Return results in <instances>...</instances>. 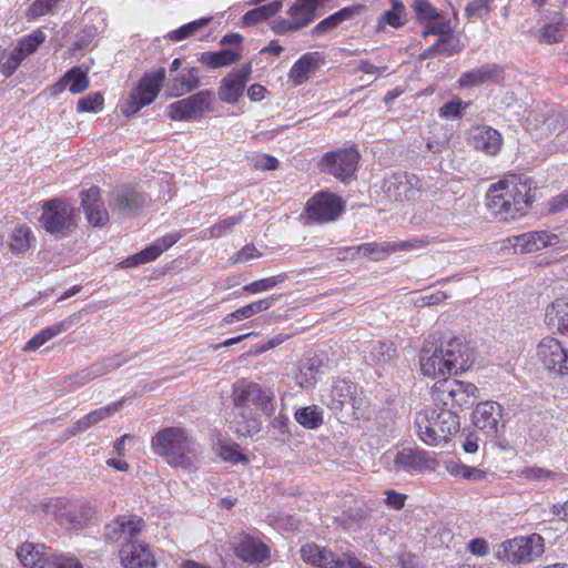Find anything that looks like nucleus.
Instances as JSON below:
<instances>
[{
	"label": "nucleus",
	"instance_id": "6e6d98bb",
	"mask_svg": "<svg viewBox=\"0 0 568 568\" xmlns=\"http://www.w3.org/2000/svg\"><path fill=\"white\" fill-rule=\"evenodd\" d=\"M396 355V348L392 343L378 342L371 349V358L377 364L389 363Z\"/></svg>",
	"mask_w": 568,
	"mask_h": 568
},
{
	"label": "nucleus",
	"instance_id": "052dcab7",
	"mask_svg": "<svg viewBox=\"0 0 568 568\" xmlns=\"http://www.w3.org/2000/svg\"><path fill=\"white\" fill-rule=\"evenodd\" d=\"M49 568H82L81 562L74 556L51 552L48 562Z\"/></svg>",
	"mask_w": 568,
	"mask_h": 568
},
{
	"label": "nucleus",
	"instance_id": "6e6552de",
	"mask_svg": "<svg viewBox=\"0 0 568 568\" xmlns=\"http://www.w3.org/2000/svg\"><path fill=\"white\" fill-rule=\"evenodd\" d=\"M478 388L471 383L458 379H444L436 384L434 400L452 409L471 406L477 398Z\"/></svg>",
	"mask_w": 568,
	"mask_h": 568
},
{
	"label": "nucleus",
	"instance_id": "423d86ee",
	"mask_svg": "<svg viewBox=\"0 0 568 568\" xmlns=\"http://www.w3.org/2000/svg\"><path fill=\"white\" fill-rule=\"evenodd\" d=\"M544 538L538 534L504 541L496 551L499 560L511 564H527L544 554Z\"/></svg>",
	"mask_w": 568,
	"mask_h": 568
},
{
	"label": "nucleus",
	"instance_id": "864d4df0",
	"mask_svg": "<svg viewBox=\"0 0 568 568\" xmlns=\"http://www.w3.org/2000/svg\"><path fill=\"white\" fill-rule=\"evenodd\" d=\"M244 220L242 212L227 216L214 225H212L211 234L215 235L216 239L224 237L233 232V229Z\"/></svg>",
	"mask_w": 568,
	"mask_h": 568
},
{
	"label": "nucleus",
	"instance_id": "f257e3e1",
	"mask_svg": "<svg viewBox=\"0 0 568 568\" xmlns=\"http://www.w3.org/2000/svg\"><path fill=\"white\" fill-rule=\"evenodd\" d=\"M471 365L467 345L458 337L435 332L424 341L419 366L424 376L435 378L464 372Z\"/></svg>",
	"mask_w": 568,
	"mask_h": 568
},
{
	"label": "nucleus",
	"instance_id": "c85d7f7f",
	"mask_svg": "<svg viewBox=\"0 0 568 568\" xmlns=\"http://www.w3.org/2000/svg\"><path fill=\"white\" fill-rule=\"evenodd\" d=\"M528 121L548 133L561 132L565 129V118L559 108H538L529 113Z\"/></svg>",
	"mask_w": 568,
	"mask_h": 568
},
{
	"label": "nucleus",
	"instance_id": "603ef678",
	"mask_svg": "<svg viewBox=\"0 0 568 568\" xmlns=\"http://www.w3.org/2000/svg\"><path fill=\"white\" fill-rule=\"evenodd\" d=\"M287 278L285 273H281L271 277L261 278L243 286V291L250 294L267 291Z\"/></svg>",
	"mask_w": 568,
	"mask_h": 568
},
{
	"label": "nucleus",
	"instance_id": "6ab92c4d",
	"mask_svg": "<svg viewBox=\"0 0 568 568\" xmlns=\"http://www.w3.org/2000/svg\"><path fill=\"white\" fill-rule=\"evenodd\" d=\"M251 73V64H243L233 69L225 78L221 80L219 88V98L226 103H235L243 94L248 75Z\"/></svg>",
	"mask_w": 568,
	"mask_h": 568
},
{
	"label": "nucleus",
	"instance_id": "a878e982",
	"mask_svg": "<svg viewBox=\"0 0 568 568\" xmlns=\"http://www.w3.org/2000/svg\"><path fill=\"white\" fill-rule=\"evenodd\" d=\"M468 140L474 149L488 155H496L503 143L501 134L496 129L486 125L471 128Z\"/></svg>",
	"mask_w": 568,
	"mask_h": 568
},
{
	"label": "nucleus",
	"instance_id": "c756f323",
	"mask_svg": "<svg viewBox=\"0 0 568 568\" xmlns=\"http://www.w3.org/2000/svg\"><path fill=\"white\" fill-rule=\"evenodd\" d=\"M324 63V57L321 52H307L303 54L291 68L288 78L295 84L300 85L307 81L320 67Z\"/></svg>",
	"mask_w": 568,
	"mask_h": 568
},
{
	"label": "nucleus",
	"instance_id": "2eb2a0df",
	"mask_svg": "<svg viewBox=\"0 0 568 568\" xmlns=\"http://www.w3.org/2000/svg\"><path fill=\"white\" fill-rule=\"evenodd\" d=\"M420 190V180L415 174L394 173L384 181L383 191L389 202L410 200Z\"/></svg>",
	"mask_w": 568,
	"mask_h": 568
},
{
	"label": "nucleus",
	"instance_id": "473e14b6",
	"mask_svg": "<svg viewBox=\"0 0 568 568\" xmlns=\"http://www.w3.org/2000/svg\"><path fill=\"white\" fill-rule=\"evenodd\" d=\"M230 428L239 436H253L261 430L262 423L252 410L234 409Z\"/></svg>",
	"mask_w": 568,
	"mask_h": 568
},
{
	"label": "nucleus",
	"instance_id": "79ce46f5",
	"mask_svg": "<svg viewBox=\"0 0 568 568\" xmlns=\"http://www.w3.org/2000/svg\"><path fill=\"white\" fill-rule=\"evenodd\" d=\"M392 8L386 10L379 18L377 31L383 30V24H388L393 28L403 27L406 19V7L400 0H390Z\"/></svg>",
	"mask_w": 568,
	"mask_h": 568
},
{
	"label": "nucleus",
	"instance_id": "72a5a7b5",
	"mask_svg": "<svg viewBox=\"0 0 568 568\" xmlns=\"http://www.w3.org/2000/svg\"><path fill=\"white\" fill-rule=\"evenodd\" d=\"M363 8L364 7L362 4H353L338 10L317 23L313 28L312 33L314 36H322L328 31H332L336 29L342 22L351 20L355 16L359 14Z\"/></svg>",
	"mask_w": 568,
	"mask_h": 568
},
{
	"label": "nucleus",
	"instance_id": "c9c22d12",
	"mask_svg": "<svg viewBox=\"0 0 568 568\" xmlns=\"http://www.w3.org/2000/svg\"><path fill=\"white\" fill-rule=\"evenodd\" d=\"M74 323V317H67L51 326H48L34 335L23 347V351H36L48 341L69 329Z\"/></svg>",
	"mask_w": 568,
	"mask_h": 568
},
{
	"label": "nucleus",
	"instance_id": "dca6fc26",
	"mask_svg": "<svg viewBox=\"0 0 568 568\" xmlns=\"http://www.w3.org/2000/svg\"><path fill=\"white\" fill-rule=\"evenodd\" d=\"M358 159L359 155L355 149H341L326 153L322 165L325 171L341 181H345L355 172Z\"/></svg>",
	"mask_w": 568,
	"mask_h": 568
},
{
	"label": "nucleus",
	"instance_id": "f8f14e48",
	"mask_svg": "<svg viewBox=\"0 0 568 568\" xmlns=\"http://www.w3.org/2000/svg\"><path fill=\"white\" fill-rule=\"evenodd\" d=\"M343 211L338 196L329 192H318L306 203L304 215L307 223H326L334 221Z\"/></svg>",
	"mask_w": 568,
	"mask_h": 568
},
{
	"label": "nucleus",
	"instance_id": "4468645a",
	"mask_svg": "<svg viewBox=\"0 0 568 568\" xmlns=\"http://www.w3.org/2000/svg\"><path fill=\"white\" fill-rule=\"evenodd\" d=\"M232 548L237 558L251 565L265 564L271 557V548L264 541L245 532L234 537Z\"/></svg>",
	"mask_w": 568,
	"mask_h": 568
},
{
	"label": "nucleus",
	"instance_id": "393cba45",
	"mask_svg": "<svg viewBox=\"0 0 568 568\" xmlns=\"http://www.w3.org/2000/svg\"><path fill=\"white\" fill-rule=\"evenodd\" d=\"M145 202L146 197L140 190L128 186L115 192L110 207L123 216H131L138 213Z\"/></svg>",
	"mask_w": 568,
	"mask_h": 568
},
{
	"label": "nucleus",
	"instance_id": "37998d69",
	"mask_svg": "<svg viewBox=\"0 0 568 568\" xmlns=\"http://www.w3.org/2000/svg\"><path fill=\"white\" fill-rule=\"evenodd\" d=\"M282 8V1L275 0L266 4L258 6L248 10L243 17L242 21L245 26H254L258 22L265 21L277 13Z\"/></svg>",
	"mask_w": 568,
	"mask_h": 568
},
{
	"label": "nucleus",
	"instance_id": "3c124183",
	"mask_svg": "<svg viewBox=\"0 0 568 568\" xmlns=\"http://www.w3.org/2000/svg\"><path fill=\"white\" fill-rule=\"evenodd\" d=\"M212 21L211 17H204L201 19H197L195 21H192L190 23H186L179 29L172 31L170 33V39L174 41L183 40L192 34L197 33L203 28H205L210 22Z\"/></svg>",
	"mask_w": 568,
	"mask_h": 568
},
{
	"label": "nucleus",
	"instance_id": "680f3d73",
	"mask_svg": "<svg viewBox=\"0 0 568 568\" xmlns=\"http://www.w3.org/2000/svg\"><path fill=\"white\" fill-rule=\"evenodd\" d=\"M520 476L529 480L546 481L555 480L557 474L549 469L534 466L523 468L520 470Z\"/></svg>",
	"mask_w": 568,
	"mask_h": 568
},
{
	"label": "nucleus",
	"instance_id": "4c0bfd02",
	"mask_svg": "<svg viewBox=\"0 0 568 568\" xmlns=\"http://www.w3.org/2000/svg\"><path fill=\"white\" fill-rule=\"evenodd\" d=\"M276 302V297L268 296L258 301H255L253 303H250L247 305H244L236 311L227 314L223 322L225 324H232L234 322H240L243 320H246L255 314H258L263 311L268 310L273 304Z\"/></svg>",
	"mask_w": 568,
	"mask_h": 568
},
{
	"label": "nucleus",
	"instance_id": "39448f33",
	"mask_svg": "<svg viewBox=\"0 0 568 568\" xmlns=\"http://www.w3.org/2000/svg\"><path fill=\"white\" fill-rule=\"evenodd\" d=\"M165 74L166 71L164 68L146 72L122 104V113L125 116H131L143 106L151 104L160 92L161 83L165 79Z\"/></svg>",
	"mask_w": 568,
	"mask_h": 568
},
{
	"label": "nucleus",
	"instance_id": "4be33fe9",
	"mask_svg": "<svg viewBox=\"0 0 568 568\" xmlns=\"http://www.w3.org/2000/svg\"><path fill=\"white\" fill-rule=\"evenodd\" d=\"M504 80V69L495 63H486L479 68L464 72L458 82L460 87L473 88L483 84H498Z\"/></svg>",
	"mask_w": 568,
	"mask_h": 568
},
{
	"label": "nucleus",
	"instance_id": "aec40b11",
	"mask_svg": "<svg viewBox=\"0 0 568 568\" xmlns=\"http://www.w3.org/2000/svg\"><path fill=\"white\" fill-rule=\"evenodd\" d=\"M181 237L182 234L180 232L169 233L158 239L154 243H152L141 252L122 261L120 263V266L122 268H128L152 262L156 260L165 250L173 246Z\"/></svg>",
	"mask_w": 568,
	"mask_h": 568
},
{
	"label": "nucleus",
	"instance_id": "f03ea898",
	"mask_svg": "<svg viewBox=\"0 0 568 568\" xmlns=\"http://www.w3.org/2000/svg\"><path fill=\"white\" fill-rule=\"evenodd\" d=\"M532 197L530 182L516 174L491 184L486 194L488 209L504 221L525 215Z\"/></svg>",
	"mask_w": 568,
	"mask_h": 568
},
{
	"label": "nucleus",
	"instance_id": "69168bd1",
	"mask_svg": "<svg viewBox=\"0 0 568 568\" xmlns=\"http://www.w3.org/2000/svg\"><path fill=\"white\" fill-rule=\"evenodd\" d=\"M24 59L26 58H22V54L17 52V49L14 48L9 54L8 59L1 65V73L3 77H11L18 70Z\"/></svg>",
	"mask_w": 568,
	"mask_h": 568
},
{
	"label": "nucleus",
	"instance_id": "bb28decb",
	"mask_svg": "<svg viewBox=\"0 0 568 568\" xmlns=\"http://www.w3.org/2000/svg\"><path fill=\"white\" fill-rule=\"evenodd\" d=\"M81 205L90 224L103 226L109 221V214L98 187H91L81 193Z\"/></svg>",
	"mask_w": 568,
	"mask_h": 568
},
{
	"label": "nucleus",
	"instance_id": "7c9ffc66",
	"mask_svg": "<svg viewBox=\"0 0 568 568\" xmlns=\"http://www.w3.org/2000/svg\"><path fill=\"white\" fill-rule=\"evenodd\" d=\"M329 0H296L287 10V16L300 30L316 18V10Z\"/></svg>",
	"mask_w": 568,
	"mask_h": 568
},
{
	"label": "nucleus",
	"instance_id": "09e8293b",
	"mask_svg": "<svg viewBox=\"0 0 568 568\" xmlns=\"http://www.w3.org/2000/svg\"><path fill=\"white\" fill-rule=\"evenodd\" d=\"M538 42L545 44H554L564 40L562 22L556 21L545 24L537 36Z\"/></svg>",
	"mask_w": 568,
	"mask_h": 568
},
{
	"label": "nucleus",
	"instance_id": "e433bc0d",
	"mask_svg": "<svg viewBox=\"0 0 568 568\" xmlns=\"http://www.w3.org/2000/svg\"><path fill=\"white\" fill-rule=\"evenodd\" d=\"M74 323V317H67L51 326H48L34 335L23 347V351H36L48 341L69 329Z\"/></svg>",
	"mask_w": 568,
	"mask_h": 568
},
{
	"label": "nucleus",
	"instance_id": "b1692460",
	"mask_svg": "<svg viewBox=\"0 0 568 568\" xmlns=\"http://www.w3.org/2000/svg\"><path fill=\"white\" fill-rule=\"evenodd\" d=\"M119 556L125 568H154L155 566L149 546L141 541L124 544L119 550Z\"/></svg>",
	"mask_w": 568,
	"mask_h": 568
},
{
	"label": "nucleus",
	"instance_id": "0eeeda50",
	"mask_svg": "<svg viewBox=\"0 0 568 568\" xmlns=\"http://www.w3.org/2000/svg\"><path fill=\"white\" fill-rule=\"evenodd\" d=\"M42 227L50 234L65 235L75 225V209L67 201L53 199L42 205Z\"/></svg>",
	"mask_w": 568,
	"mask_h": 568
},
{
	"label": "nucleus",
	"instance_id": "13d9d810",
	"mask_svg": "<svg viewBox=\"0 0 568 568\" xmlns=\"http://www.w3.org/2000/svg\"><path fill=\"white\" fill-rule=\"evenodd\" d=\"M436 44L438 45L439 54H444L447 57L458 53L463 49L459 39L455 34H448L444 36L443 38H437Z\"/></svg>",
	"mask_w": 568,
	"mask_h": 568
},
{
	"label": "nucleus",
	"instance_id": "a18cd8bd",
	"mask_svg": "<svg viewBox=\"0 0 568 568\" xmlns=\"http://www.w3.org/2000/svg\"><path fill=\"white\" fill-rule=\"evenodd\" d=\"M200 84L199 69L190 68L174 79L173 94L181 95L193 91Z\"/></svg>",
	"mask_w": 568,
	"mask_h": 568
},
{
	"label": "nucleus",
	"instance_id": "f3484780",
	"mask_svg": "<svg viewBox=\"0 0 568 568\" xmlns=\"http://www.w3.org/2000/svg\"><path fill=\"white\" fill-rule=\"evenodd\" d=\"M394 469L403 471L435 470L438 462L425 450L403 448L393 458Z\"/></svg>",
	"mask_w": 568,
	"mask_h": 568
},
{
	"label": "nucleus",
	"instance_id": "1a4fd4ad",
	"mask_svg": "<svg viewBox=\"0 0 568 568\" xmlns=\"http://www.w3.org/2000/svg\"><path fill=\"white\" fill-rule=\"evenodd\" d=\"M232 400L234 409L252 410L251 407L254 406L267 416L274 412L273 395L263 390L258 384L245 379L234 384Z\"/></svg>",
	"mask_w": 568,
	"mask_h": 568
},
{
	"label": "nucleus",
	"instance_id": "de8ad7c7",
	"mask_svg": "<svg viewBox=\"0 0 568 568\" xmlns=\"http://www.w3.org/2000/svg\"><path fill=\"white\" fill-rule=\"evenodd\" d=\"M355 386L346 381H338L334 384L332 389L333 404L335 409L342 408L346 403L353 400Z\"/></svg>",
	"mask_w": 568,
	"mask_h": 568
},
{
	"label": "nucleus",
	"instance_id": "ea45409f",
	"mask_svg": "<svg viewBox=\"0 0 568 568\" xmlns=\"http://www.w3.org/2000/svg\"><path fill=\"white\" fill-rule=\"evenodd\" d=\"M239 51L233 49H222L220 51L203 52L199 61L211 69L230 65L240 59Z\"/></svg>",
	"mask_w": 568,
	"mask_h": 568
},
{
	"label": "nucleus",
	"instance_id": "9d476101",
	"mask_svg": "<svg viewBox=\"0 0 568 568\" xmlns=\"http://www.w3.org/2000/svg\"><path fill=\"white\" fill-rule=\"evenodd\" d=\"M212 101V92L202 90L168 105L166 115L174 121H197L211 111Z\"/></svg>",
	"mask_w": 568,
	"mask_h": 568
},
{
	"label": "nucleus",
	"instance_id": "f704fd0d",
	"mask_svg": "<svg viewBox=\"0 0 568 568\" xmlns=\"http://www.w3.org/2000/svg\"><path fill=\"white\" fill-rule=\"evenodd\" d=\"M323 362L318 356L304 358L300 362L298 373L295 376V383L305 389L315 386L317 375L322 373Z\"/></svg>",
	"mask_w": 568,
	"mask_h": 568
},
{
	"label": "nucleus",
	"instance_id": "a211bd4d",
	"mask_svg": "<svg viewBox=\"0 0 568 568\" xmlns=\"http://www.w3.org/2000/svg\"><path fill=\"white\" fill-rule=\"evenodd\" d=\"M128 361L129 357L124 356L123 354L108 356L102 361L93 363L92 365L80 371L79 373L69 376L70 384L75 387L83 386L92 382L93 379L106 375L110 372L119 368Z\"/></svg>",
	"mask_w": 568,
	"mask_h": 568
},
{
	"label": "nucleus",
	"instance_id": "bf43d9fd",
	"mask_svg": "<svg viewBox=\"0 0 568 568\" xmlns=\"http://www.w3.org/2000/svg\"><path fill=\"white\" fill-rule=\"evenodd\" d=\"M124 403V399H120L118 402H114L110 405H106L104 407L98 408L93 412H90L87 414V419L89 423L94 426L95 424L100 423L101 420L105 419L111 414L118 412Z\"/></svg>",
	"mask_w": 568,
	"mask_h": 568
},
{
	"label": "nucleus",
	"instance_id": "e2e57ef3",
	"mask_svg": "<svg viewBox=\"0 0 568 568\" xmlns=\"http://www.w3.org/2000/svg\"><path fill=\"white\" fill-rule=\"evenodd\" d=\"M103 104V97L100 93L89 94L77 103L78 112H98Z\"/></svg>",
	"mask_w": 568,
	"mask_h": 568
},
{
	"label": "nucleus",
	"instance_id": "a19ab883",
	"mask_svg": "<svg viewBox=\"0 0 568 568\" xmlns=\"http://www.w3.org/2000/svg\"><path fill=\"white\" fill-rule=\"evenodd\" d=\"M547 317L561 334H568V295L557 297L547 310Z\"/></svg>",
	"mask_w": 568,
	"mask_h": 568
},
{
	"label": "nucleus",
	"instance_id": "338daca9",
	"mask_svg": "<svg viewBox=\"0 0 568 568\" xmlns=\"http://www.w3.org/2000/svg\"><path fill=\"white\" fill-rule=\"evenodd\" d=\"M467 104H464V108H466ZM462 110H463V101L457 99L449 101L445 103L439 109V115L443 118H460L462 116Z\"/></svg>",
	"mask_w": 568,
	"mask_h": 568
},
{
	"label": "nucleus",
	"instance_id": "5701e85b",
	"mask_svg": "<svg viewBox=\"0 0 568 568\" xmlns=\"http://www.w3.org/2000/svg\"><path fill=\"white\" fill-rule=\"evenodd\" d=\"M558 243V235L547 231H531L513 237L514 248L520 253L537 252Z\"/></svg>",
	"mask_w": 568,
	"mask_h": 568
},
{
	"label": "nucleus",
	"instance_id": "c03bdc74",
	"mask_svg": "<svg viewBox=\"0 0 568 568\" xmlns=\"http://www.w3.org/2000/svg\"><path fill=\"white\" fill-rule=\"evenodd\" d=\"M296 422L307 429H316L323 424V412L316 405L301 407L295 412Z\"/></svg>",
	"mask_w": 568,
	"mask_h": 568
},
{
	"label": "nucleus",
	"instance_id": "7ed1b4c3",
	"mask_svg": "<svg viewBox=\"0 0 568 568\" xmlns=\"http://www.w3.org/2000/svg\"><path fill=\"white\" fill-rule=\"evenodd\" d=\"M151 446L172 467L185 470L196 468L201 446L183 428L168 427L159 430L152 437Z\"/></svg>",
	"mask_w": 568,
	"mask_h": 568
},
{
	"label": "nucleus",
	"instance_id": "4d7b16f0",
	"mask_svg": "<svg viewBox=\"0 0 568 568\" xmlns=\"http://www.w3.org/2000/svg\"><path fill=\"white\" fill-rule=\"evenodd\" d=\"M413 10L419 21H435L439 13L428 0H414Z\"/></svg>",
	"mask_w": 568,
	"mask_h": 568
},
{
	"label": "nucleus",
	"instance_id": "9b49d317",
	"mask_svg": "<svg viewBox=\"0 0 568 568\" xmlns=\"http://www.w3.org/2000/svg\"><path fill=\"white\" fill-rule=\"evenodd\" d=\"M145 528V523L142 517L138 515H122L115 517L103 528V538L112 544H118L120 548L124 544H135L139 536Z\"/></svg>",
	"mask_w": 568,
	"mask_h": 568
},
{
	"label": "nucleus",
	"instance_id": "8fccbe9b",
	"mask_svg": "<svg viewBox=\"0 0 568 568\" xmlns=\"http://www.w3.org/2000/svg\"><path fill=\"white\" fill-rule=\"evenodd\" d=\"M64 81L70 83L69 91L73 94L83 92L90 84L87 73L77 67L67 71L64 74Z\"/></svg>",
	"mask_w": 568,
	"mask_h": 568
},
{
	"label": "nucleus",
	"instance_id": "0e129e2a",
	"mask_svg": "<svg viewBox=\"0 0 568 568\" xmlns=\"http://www.w3.org/2000/svg\"><path fill=\"white\" fill-rule=\"evenodd\" d=\"M357 253L363 256L378 257L381 253L390 252V242L377 243H365L357 246Z\"/></svg>",
	"mask_w": 568,
	"mask_h": 568
},
{
	"label": "nucleus",
	"instance_id": "412c9836",
	"mask_svg": "<svg viewBox=\"0 0 568 568\" xmlns=\"http://www.w3.org/2000/svg\"><path fill=\"white\" fill-rule=\"evenodd\" d=\"M503 408L496 402H481L473 412V422L476 428L486 435H495L501 425Z\"/></svg>",
	"mask_w": 568,
	"mask_h": 568
},
{
	"label": "nucleus",
	"instance_id": "ddd939ff",
	"mask_svg": "<svg viewBox=\"0 0 568 568\" xmlns=\"http://www.w3.org/2000/svg\"><path fill=\"white\" fill-rule=\"evenodd\" d=\"M537 356L545 369L568 377V349L558 339L544 337L538 344Z\"/></svg>",
	"mask_w": 568,
	"mask_h": 568
},
{
	"label": "nucleus",
	"instance_id": "49530a36",
	"mask_svg": "<svg viewBox=\"0 0 568 568\" xmlns=\"http://www.w3.org/2000/svg\"><path fill=\"white\" fill-rule=\"evenodd\" d=\"M45 38V33L38 29L18 41L16 45L17 52H20L22 58L27 59L38 50V48L44 42Z\"/></svg>",
	"mask_w": 568,
	"mask_h": 568
},
{
	"label": "nucleus",
	"instance_id": "5fc2aeb1",
	"mask_svg": "<svg viewBox=\"0 0 568 568\" xmlns=\"http://www.w3.org/2000/svg\"><path fill=\"white\" fill-rule=\"evenodd\" d=\"M494 0H473L465 8V17L468 20L486 19L491 10Z\"/></svg>",
	"mask_w": 568,
	"mask_h": 568
},
{
	"label": "nucleus",
	"instance_id": "cd10ccee",
	"mask_svg": "<svg viewBox=\"0 0 568 568\" xmlns=\"http://www.w3.org/2000/svg\"><path fill=\"white\" fill-rule=\"evenodd\" d=\"M300 552L306 564L318 568H347L345 560L336 558L334 552L316 544L304 545Z\"/></svg>",
	"mask_w": 568,
	"mask_h": 568
},
{
	"label": "nucleus",
	"instance_id": "58836bf2",
	"mask_svg": "<svg viewBox=\"0 0 568 568\" xmlns=\"http://www.w3.org/2000/svg\"><path fill=\"white\" fill-rule=\"evenodd\" d=\"M33 241L31 229L24 224H17L10 231L8 246L13 253H23L31 247Z\"/></svg>",
	"mask_w": 568,
	"mask_h": 568
},
{
	"label": "nucleus",
	"instance_id": "20e7f679",
	"mask_svg": "<svg viewBox=\"0 0 568 568\" xmlns=\"http://www.w3.org/2000/svg\"><path fill=\"white\" fill-rule=\"evenodd\" d=\"M438 428L434 432L429 428V417L433 416L432 409H422L415 415V433L418 438L428 446H436L442 440H447L456 434L460 427V418L456 410L435 402Z\"/></svg>",
	"mask_w": 568,
	"mask_h": 568
},
{
	"label": "nucleus",
	"instance_id": "2f4dec72",
	"mask_svg": "<svg viewBox=\"0 0 568 568\" xmlns=\"http://www.w3.org/2000/svg\"><path fill=\"white\" fill-rule=\"evenodd\" d=\"M51 552L44 545L23 542L17 550V557L26 568H44Z\"/></svg>",
	"mask_w": 568,
	"mask_h": 568
},
{
	"label": "nucleus",
	"instance_id": "774afa93",
	"mask_svg": "<svg viewBox=\"0 0 568 568\" xmlns=\"http://www.w3.org/2000/svg\"><path fill=\"white\" fill-rule=\"evenodd\" d=\"M429 34L438 36V38H443L444 36L454 34L452 31L449 21H439L432 23L427 29L423 31V37L426 38Z\"/></svg>",
	"mask_w": 568,
	"mask_h": 568
}]
</instances>
